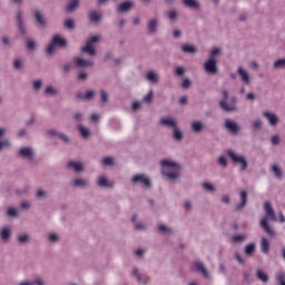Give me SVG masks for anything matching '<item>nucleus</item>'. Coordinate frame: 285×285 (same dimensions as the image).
Listing matches in <instances>:
<instances>
[{"label":"nucleus","instance_id":"obj_1","mask_svg":"<svg viewBox=\"0 0 285 285\" xmlns=\"http://www.w3.org/2000/svg\"><path fill=\"white\" fill-rule=\"evenodd\" d=\"M160 173L167 181L175 184L181 176V165L170 158H165L160 160Z\"/></svg>","mask_w":285,"mask_h":285},{"label":"nucleus","instance_id":"obj_2","mask_svg":"<svg viewBox=\"0 0 285 285\" xmlns=\"http://www.w3.org/2000/svg\"><path fill=\"white\" fill-rule=\"evenodd\" d=\"M266 215L261 220V226L264 228L265 233L269 235V237H275V229L268 225V219L271 222H277V217H275V210H273V205L269 202H266L264 205Z\"/></svg>","mask_w":285,"mask_h":285},{"label":"nucleus","instance_id":"obj_3","mask_svg":"<svg viewBox=\"0 0 285 285\" xmlns=\"http://www.w3.org/2000/svg\"><path fill=\"white\" fill-rule=\"evenodd\" d=\"M101 35H95L89 37L86 45L82 47V52H87L90 57H95L97 55V49H95L96 43H100Z\"/></svg>","mask_w":285,"mask_h":285},{"label":"nucleus","instance_id":"obj_4","mask_svg":"<svg viewBox=\"0 0 285 285\" xmlns=\"http://www.w3.org/2000/svg\"><path fill=\"white\" fill-rule=\"evenodd\" d=\"M228 101V92L226 90H223V99L220 100V108H223V110H226L227 112H233L235 110H237V98L233 97L230 99V104L227 102Z\"/></svg>","mask_w":285,"mask_h":285},{"label":"nucleus","instance_id":"obj_5","mask_svg":"<svg viewBox=\"0 0 285 285\" xmlns=\"http://www.w3.org/2000/svg\"><path fill=\"white\" fill-rule=\"evenodd\" d=\"M227 154L230 157L232 161H234V164H236V166H240L242 171H244V170H246V168H248V159H246L244 156H242L233 150H228Z\"/></svg>","mask_w":285,"mask_h":285},{"label":"nucleus","instance_id":"obj_6","mask_svg":"<svg viewBox=\"0 0 285 285\" xmlns=\"http://www.w3.org/2000/svg\"><path fill=\"white\" fill-rule=\"evenodd\" d=\"M237 75L244 86H250L253 83V75L245 67L239 66L237 68Z\"/></svg>","mask_w":285,"mask_h":285},{"label":"nucleus","instance_id":"obj_7","mask_svg":"<svg viewBox=\"0 0 285 285\" xmlns=\"http://www.w3.org/2000/svg\"><path fill=\"white\" fill-rule=\"evenodd\" d=\"M131 183L142 186L144 188H150L151 181L150 178L145 174H137L131 178Z\"/></svg>","mask_w":285,"mask_h":285},{"label":"nucleus","instance_id":"obj_8","mask_svg":"<svg viewBox=\"0 0 285 285\" xmlns=\"http://www.w3.org/2000/svg\"><path fill=\"white\" fill-rule=\"evenodd\" d=\"M96 184L99 188H115V180H110V178H108V176L106 175L98 176L96 179Z\"/></svg>","mask_w":285,"mask_h":285},{"label":"nucleus","instance_id":"obj_9","mask_svg":"<svg viewBox=\"0 0 285 285\" xmlns=\"http://www.w3.org/2000/svg\"><path fill=\"white\" fill-rule=\"evenodd\" d=\"M204 70L205 72H207V75H217V72H219V68L217 67V60L208 58L204 62Z\"/></svg>","mask_w":285,"mask_h":285},{"label":"nucleus","instance_id":"obj_10","mask_svg":"<svg viewBox=\"0 0 285 285\" xmlns=\"http://www.w3.org/2000/svg\"><path fill=\"white\" fill-rule=\"evenodd\" d=\"M263 117L265 119H267L268 124L275 128V126H277V124H279V116H277V114L273 112V111H264L263 112Z\"/></svg>","mask_w":285,"mask_h":285},{"label":"nucleus","instance_id":"obj_11","mask_svg":"<svg viewBox=\"0 0 285 285\" xmlns=\"http://www.w3.org/2000/svg\"><path fill=\"white\" fill-rule=\"evenodd\" d=\"M12 237V227L10 226H3L0 229V239L3 242V244H8Z\"/></svg>","mask_w":285,"mask_h":285},{"label":"nucleus","instance_id":"obj_12","mask_svg":"<svg viewBox=\"0 0 285 285\" xmlns=\"http://www.w3.org/2000/svg\"><path fill=\"white\" fill-rule=\"evenodd\" d=\"M7 132H8L7 127H0V150H3V148H10V146H12V144L10 142V139L8 138L3 139Z\"/></svg>","mask_w":285,"mask_h":285},{"label":"nucleus","instance_id":"obj_13","mask_svg":"<svg viewBox=\"0 0 285 285\" xmlns=\"http://www.w3.org/2000/svg\"><path fill=\"white\" fill-rule=\"evenodd\" d=\"M194 268L200 273V275H203V277H205V279H210V272H208V269L206 268V266L204 265V263L196 261L194 263Z\"/></svg>","mask_w":285,"mask_h":285},{"label":"nucleus","instance_id":"obj_14","mask_svg":"<svg viewBox=\"0 0 285 285\" xmlns=\"http://www.w3.org/2000/svg\"><path fill=\"white\" fill-rule=\"evenodd\" d=\"M75 61L78 68H92L95 66V61L92 59H85L83 57H77Z\"/></svg>","mask_w":285,"mask_h":285},{"label":"nucleus","instance_id":"obj_15","mask_svg":"<svg viewBox=\"0 0 285 285\" xmlns=\"http://www.w3.org/2000/svg\"><path fill=\"white\" fill-rule=\"evenodd\" d=\"M160 126H164L165 128H171L175 129L177 128V119L173 117H163L160 118Z\"/></svg>","mask_w":285,"mask_h":285},{"label":"nucleus","instance_id":"obj_16","mask_svg":"<svg viewBox=\"0 0 285 285\" xmlns=\"http://www.w3.org/2000/svg\"><path fill=\"white\" fill-rule=\"evenodd\" d=\"M20 157L23 159H35V150L31 147H22L19 150Z\"/></svg>","mask_w":285,"mask_h":285},{"label":"nucleus","instance_id":"obj_17","mask_svg":"<svg viewBox=\"0 0 285 285\" xmlns=\"http://www.w3.org/2000/svg\"><path fill=\"white\" fill-rule=\"evenodd\" d=\"M71 185L75 188H88V186H90V180L88 178H75L71 181Z\"/></svg>","mask_w":285,"mask_h":285},{"label":"nucleus","instance_id":"obj_18","mask_svg":"<svg viewBox=\"0 0 285 285\" xmlns=\"http://www.w3.org/2000/svg\"><path fill=\"white\" fill-rule=\"evenodd\" d=\"M157 28H159V20L157 18H151L147 23L149 35H156Z\"/></svg>","mask_w":285,"mask_h":285},{"label":"nucleus","instance_id":"obj_19","mask_svg":"<svg viewBox=\"0 0 285 285\" xmlns=\"http://www.w3.org/2000/svg\"><path fill=\"white\" fill-rule=\"evenodd\" d=\"M146 79L150 83H158L159 82V73L155 70H149L146 73Z\"/></svg>","mask_w":285,"mask_h":285},{"label":"nucleus","instance_id":"obj_20","mask_svg":"<svg viewBox=\"0 0 285 285\" xmlns=\"http://www.w3.org/2000/svg\"><path fill=\"white\" fill-rule=\"evenodd\" d=\"M171 137L175 141L184 140V131L180 130L179 125L171 129Z\"/></svg>","mask_w":285,"mask_h":285},{"label":"nucleus","instance_id":"obj_21","mask_svg":"<svg viewBox=\"0 0 285 285\" xmlns=\"http://www.w3.org/2000/svg\"><path fill=\"white\" fill-rule=\"evenodd\" d=\"M135 8L134 1H125L118 6V12H128V10H132Z\"/></svg>","mask_w":285,"mask_h":285},{"label":"nucleus","instance_id":"obj_22","mask_svg":"<svg viewBox=\"0 0 285 285\" xmlns=\"http://www.w3.org/2000/svg\"><path fill=\"white\" fill-rule=\"evenodd\" d=\"M190 128L194 132H203L205 125L202 120H193Z\"/></svg>","mask_w":285,"mask_h":285},{"label":"nucleus","instance_id":"obj_23","mask_svg":"<svg viewBox=\"0 0 285 285\" xmlns=\"http://www.w3.org/2000/svg\"><path fill=\"white\" fill-rule=\"evenodd\" d=\"M131 222L134 224L135 230H146V224L138 220L137 214L131 216Z\"/></svg>","mask_w":285,"mask_h":285},{"label":"nucleus","instance_id":"obj_24","mask_svg":"<svg viewBox=\"0 0 285 285\" xmlns=\"http://www.w3.org/2000/svg\"><path fill=\"white\" fill-rule=\"evenodd\" d=\"M52 41L58 48H66V46H68V41L66 40V38L59 35L53 36Z\"/></svg>","mask_w":285,"mask_h":285},{"label":"nucleus","instance_id":"obj_25","mask_svg":"<svg viewBox=\"0 0 285 285\" xmlns=\"http://www.w3.org/2000/svg\"><path fill=\"white\" fill-rule=\"evenodd\" d=\"M101 19H104L101 12L95 10L89 12V21H91V23H99Z\"/></svg>","mask_w":285,"mask_h":285},{"label":"nucleus","instance_id":"obj_26","mask_svg":"<svg viewBox=\"0 0 285 285\" xmlns=\"http://www.w3.org/2000/svg\"><path fill=\"white\" fill-rule=\"evenodd\" d=\"M261 250L265 255H268V253L271 250V240H268V238H266V237L262 238V240H261Z\"/></svg>","mask_w":285,"mask_h":285},{"label":"nucleus","instance_id":"obj_27","mask_svg":"<svg viewBox=\"0 0 285 285\" xmlns=\"http://www.w3.org/2000/svg\"><path fill=\"white\" fill-rule=\"evenodd\" d=\"M69 168H71V170H75V173H83V163L81 161H70L68 164Z\"/></svg>","mask_w":285,"mask_h":285},{"label":"nucleus","instance_id":"obj_28","mask_svg":"<svg viewBox=\"0 0 285 285\" xmlns=\"http://www.w3.org/2000/svg\"><path fill=\"white\" fill-rule=\"evenodd\" d=\"M248 202V191L242 190L240 191V204L236 206L237 210H242L244 206H246V203Z\"/></svg>","mask_w":285,"mask_h":285},{"label":"nucleus","instance_id":"obj_29","mask_svg":"<svg viewBox=\"0 0 285 285\" xmlns=\"http://www.w3.org/2000/svg\"><path fill=\"white\" fill-rule=\"evenodd\" d=\"M45 95H47V97H56V95H59V89H57L56 86L48 85L45 88Z\"/></svg>","mask_w":285,"mask_h":285},{"label":"nucleus","instance_id":"obj_30","mask_svg":"<svg viewBox=\"0 0 285 285\" xmlns=\"http://www.w3.org/2000/svg\"><path fill=\"white\" fill-rule=\"evenodd\" d=\"M95 98V91L87 90L78 94V99H85L86 101H90V99Z\"/></svg>","mask_w":285,"mask_h":285},{"label":"nucleus","instance_id":"obj_31","mask_svg":"<svg viewBox=\"0 0 285 285\" xmlns=\"http://www.w3.org/2000/svg\"><path fill=\"white\" fill-rule=\"evenodd\" d=\"M202 188L205 190V193H217V187L213 183L204 181L202 184Z\"/></svg>","mask_w":285,"mask_h":285},{"label":"nucleus","instance_id":"obj_32","mask_svg":"<svg viewBox=\"0 0 285 285\" xmlns=\"http://www.w3.org/2000/svg\"><path fill=\"white\" fill-rule=\"evenodd\" d=\"M130 275L136 282H141L144 279V275L141 274V271H139V267H132Z\"/></svg>","mask_w":285,"mask_h":285},{"label":"nucleus","instance_id":"obj_33","mask_svg":"<svg viewBox=\"0 0 285 285\" xmlns=\"http://www.w3.org/2000/svg\"><path fill=\"white\" fill-rule=\"evenodd\" d=\"M226 129L230 130L232 132H238L239 131V125L233 120H226L225 122Z\"/></svg>","mask_w":285,"mask_h":285},{"label":"nucleus","instance_id":"obj_34","mask_svg":"<svg viewBox=\"0 0 285 285\" xmlns=\"http://www.w3.org/2000/svg\"><path fill=\"white\" fill-rule=\"evenodd\" d=\"M18 244H30V234L21 233L17 236Z\"/></svg>","mask_w":285,"mask_h":285},{"label":"nucleus","instance_id":"obj_35","mask_svg":"<svg viewBox=\"0 0 285 285\" xmlns=\"http://www.w3.org/2000/svg\"><path fill=\"white\" fill-rule=\"evenodd\" d=\"M78 130H79L82 139H88L92 135V132L88 129V127H83L82 125L78 126Z\"/></svg>","mask_w":285,"mask_h":285},{"label":"nucleus","instance_id":"obj_36","mask_svg":"<svg viewBox=\"0 0 285 285\" xmlns=\"http://www.w3.org/2000/svg\"><path fill=\"white\" fill-rule=\"evenodd\" d=\"M33 14H35V19H36V21L40 24V26H46V18L43 17V13L41 12V11H39V10H36L35 12H33Z\"/></svg>","mask_w":285,"mask_h":285},{"label":"nucleus","instance_id":"obj_37","mask_svg":"<svg viewBox=\"0 0 285 285\" xmlns=\"http://www.w3.org/2000/svg\"><path fill=\"white\" fill-rule=\"evenodd\" d=\"M184 6L186 8H191L193 10H198L199 2L197 0H183Z\"/></svg>","mask_w":285,"mask_h":285},{"label":"nucleus","instance_id":"obj_38","mask_svg":"<svg viewBox=\"0 0 285 285\" xmlns=\"http://www.w3.org/2000/svg\"><path fill=\"white\" fill-rule=\"evenodd\" d=\"M183 52H186L187 55H195L197 53V48L194 45H184L181 47Z\"/></svg>","mask_w":285,"mask_h":285},{"label":"nucleus","instance_id":"obj_39","mask_svg":"<svg viewBox=\"0 0 285 285\" xmlns=\"http://www.w3.org/2000/svg\"><path fill=\"white\" fill-rule=\"evenodd\" d=\"M222 55V48L219 47H214L209 51V59L217 60V58Z\"/></svg>","mask_w":285,"mask_h":285},{"label":"nucleus","instance_id":"obj_40","mask_svg":"<svg viewBox=\"0 0 285 285\" xmlns=\"http://www.w3.org/2000/svg\"><path fill=\"white\" fill-rule=\"evenodd\" d=\"M246 237H248L246 234H237V235L233 236V243L242 244V242H246Z\"/></svg>","mask_w":285,"mask_h":285},{"label":"nucleus","instance_id":"obj_41","mask_svg":"<svg viewBox=\"0 0 285 285\" xmlns=\"http://www.w3.org/2000/svg\"><path fill=\"white\" fill-rule=\"evenodd\" d=\"M77 8H79V0H72L67 6L68 12H75V10H77Z\"/></svg>","mask_w":285,"mask_h":285},{"label":"nucleus","instance_id":"obj_42","mask_svg":"<svg viewBox=\"0 0 285 285\" xmlns=\"http://www.w3.org/2000/svg\"><path fill=\"white\" fill-rule=\"evenodd\" d=\"M17 21L19 30H21V32H26V27L23 26V13H18Z\"/></svg>","mask_w":285,"mask_h":285},{"label":"nucleus","instance_id":"obj_43","mask_svg":"<svg viewBox=\"0 0 285 285\" xmlns=\"http://www.w3.org/2000/svg\"><path fill=\"white\" fill-rule=\"evenodd\" d=\"M47 239L50 244H57L59 242V236L57 235V233H49L47 235Z\"/></svg>","mask_w":285,"mask_h":285},{"label":"nucleus","instance_id":"obj_44","mask_svg":"<svg viewBox=\"0 0 285 285\" xmlns=\"http://www.w3.org/2000/svg\"><path fill=\"white\" fill-rule=\"evenodd\" d=\"M57 48L59 47L57 43H55V40H52L51 43L47 47V55H55V52H57Z\"/></svg>","mask_w":285,"mask_h":285},{"label":"nucleus","instance_id":"obj_45","mask_svg":"<svg viewBox=\"0 0 285 285\" xmlns=\"http://www.w3.org/2000/svg\"><path fill=\"white\" fill-rule=\"evenodd\" d=\"M158 229L160 230V233H164L165 235H171V233H174L171 227H168V225H159Z\"/></svg>","mask_w":285,"mask_h":285},{"label":"nucleus","instance_id":"obj_46","mask_svg":"<svg viewBox=\"0 0 285 285\" xmlns=\"http://www.w3.org/2000/svg\"><path fill=\"white\" fill-rule=\"evenodd\" d=\"M153 99H155V92L153 90L148 91L146 96H144L142 101L145 104H153Z\"/></svg>","mask_w":285,"mask_h":285},{"label":"nucleus","instance_id":"obj_47","mask_svg":"<svg viewBox=\"0 0 285 285\" xmlns=\"http://www.w3.org/2000/svg\"><path fill=\"white\" fill-rule=\"evenodd\" d=\"M272 173H274V175H275V177H277V179H282V177H283L282 168H279L277 165L272 166Z\"/></svg>","mask_w":285,"mask_h":285},{"label":"nucleus","instance_id":"obj_48","mask_svg":"<svg viewBox=\"0 0 285 285\" xmlns=\"http://www.w3.org/2000/svg\"><path fill=\"white\" fill-rule=\"evenodd\" d=\"M8 217H19V209L16 207H9L7 210Z\"/></svg>","mask_w":285,"mask_h":285},{"label":"nucleus","instance_id":"obj_49","mask_svg":"<svg viewBox=\"0 0 285 285\" xmlns=\"http://www.w3.org/2000/svg\"><path fill=\"white\" fill-rule=\"evenodd\" d=\"M275 70H279L282 68H285V58H281L274 62Z\"/></svg>","mask_w":285,"mask_h":285},{"label":"nucleus","instance_id":"obj_50","mask_svg":"<svg viewBox=\"0 0 285 285\" xmlns=\"http://www.w3.org/2000/svg\"><path fill=\"white\" fill-rule=\"evenodd\" d=\"M134 255H135V257H137V259H141V257H144V255H146V249L145 248H136L134 250Z\"/></svg>","mask_w":285,"mask_h":285},{"label":"nucleus","instance_id":"obj_51","mask_svg":"<svg viewBox=\"0 0 285 285\" xmlns=\"http://www.w3.org/2000/svg\"><path fill=\"white\" fill-rule=\"evenodd\" d=\"M13 68H16V70H21V68H23V59L16 58L13 60Z\"/></svg>","mask_w":285,"mask_h":285},{"label":"nucleus","instance_id":"obj_52","mask_svg":"<svg viewBox=\"0 0 285 285\" xmlns=\"http://www.w3.org/2000/svg\"><path fill=\"white\" fill-rule=\"evenodd\" d=\"M281 142H282V138H279V135L271 136L272 146H279Z\"/></svg>","mask_w":285,"mask_h":285},{"label":"nucleus","instance_id":"obj_53","mask_svg":"<svg viewBox=\"0 0 285 285\" xmlns=\"http://www.w3.org/2000/svg\"><path fill=\"white\" fill-rule=\"evenodd\" d=\"M255 243H250L245 247V254L247 255H253V253H255Z\"/></svg>","mask_w":285,"mask_h":285},{"label":"nucleus","instance_id":"obj_54","mask_svg":"<svg viewBox=\"0 0 285 285\" xmlns=\"http://www.w3.org/2000/svg\"><path fill=\"white\" fill-rule=\"evenodd\" d=\"M36 197H38L39 199H46V197H48V191L39 188L36 191Z\"/></svg>","mask_w":285,"mask_h":285},{"label":"nucleus","instance_id":"obj_55","mask_svg":"<svg viewBox=\"0 0 285 285\" xmlns=\"http://www.w3.org/2000/svg\"><path fill=\"white\" fill-rule=\"evenodd\" d=\"M59 130L51 128L46 131L47 137H59Z\"/></svg>","mask_w":285,"mask_h":285},{"label":"nucleus","instance_id":"obj_56","mask_svg":"<svg viewBox=\"0 0 285 285\" xmlns=\"http://www.w3.org/2000/svg\"><path fill=\"white\" fill-rule=\"evenodd\" d=\"M257 277L261 279V282H268V275L262 272V269L257 271Z\"/></svg>","mask_w":285,"mask_h":285},{"label":"nucleus","instance_id":"obj_57","mask_svg":"<svg viewBox=\"0 0 285 285\" xmlns=\"http://www.w3.org/2000/svg\"><path fill=\"white\" fill-rule=\"evenodd\" d=\"M58 139H60V141H63V144H70V137L61 131L58 134Z\"/></svg>","mask_w":285,"mask_h":285},{"label":"nucleus","instance_id":"obj_58","mask_svg":"<svg viewBox=\"0 0 285 285\" xmlns=\"http://www.w3.org/2000/svg\"><path fill=\"white\" fill-rule=\"evenodd\" d=\"M31 282L33 285H46V279H43L41 276H36Z\"/></svg>","mask_w":285,"mask_h":285},{"label":"nucleus","instance_id":"obj_59","mask_svg":"<svg viewBox=\"0 0 285 285\" xmlns=\"http://www.w3.org/2000/svg\"><path fill=\"white\" fill-rule=\"evenodd\" d=\"M217 161L223 168H226L228 166V160L225 156H220Z\"/></svg>","mask_w":285,"mask_h":285},{"label":"nucleus","instance_id":"obj_60","mask_svg":"<svg viewBox=\"0 0 285 285\" xmlns=\"http://www.w3.org/2000/svg\"><path fill=\"white\" fill-rule=\"evenodd\" d=\"M102 164L104 166H112V164H115V159L112 157H105L102 159Z\"/></svg>","mask_w":285,"mask_h":285},{"label":"nucleus","instance_id":"obj_61","mask_svg":"<svg viewBox=\"0 0 285 285\" xmlns=\"http://www.w3.org/2000/svg\"><path fill=\"white\" fill-rule=\"evenodd\" d=\"M65 28H68L69 30H72V28H75V20L73 19H67L65 21Z\"/></svg>","mask_w":285,"mask_h":285},{"label":"nucleus","instance_id":"obj_62","mask_svg":"<svg viewBox=\"0 0 285 285\" xmlns=\"http://www.w3.org/2000/svg\"><path fill=\"white\" fill-rule=\"evenodd\" d=\"M141 108V101L136 100L131 104V109L134 110V112H137V110H140Z\"/></svg>","mask_w":285,"mask_h":285},{"label":"nucleus","instance_id":"obj_63","mask_svg":"<svg viewBox=\"0 0 285 285\" xmlns=\"http://www.w3.org/2000/svg\"><path fill=\"white\" fill-rule=\"evenodd\" d=\"M27 48H28L29 50H36V49H37V41H35V40H28V41H27Z\"/></svg>","mask_w":285,"mask_h":285},{"label":"nucleus","instance_id":"obj_64","mask_svg":"<svg viewBox=\"0 0 285 285\" xmlns=\"http://www.w3.org/2000/svg\"><path fill=\"white\" fill-rule=\"evenodd\" d=\"M278 283H279V285H285V274L284 273L278 274Z\"/></svg>","mask_w":285,"mask_h":285}]
</instances>
